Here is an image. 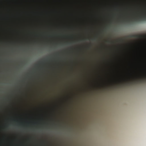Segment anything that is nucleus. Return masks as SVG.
<instances>
[{
    "mask_svg": "<svg viewBox=\"0 0 146 146\" xmlns=\"http://www.w3.org/2000/svg\"><path fill=\"white\" fill-rule=\"evenodd\" d=\"M134 20L135 21H146V14L140 16L139 18H135L134 19Z\"/></svg>",
    "mask_w": 146,
    "mask_h": 146,
    "instance_id": "f257e3e1",
    "label": "nucleus"
},
{
    "mask_svg": "<svg viewBox=\"0 0 146 146\" xmlns=\"http://www.w3.org/2000/svg\"><path fill=\"white\" fill-rule=\"evenodd\" d=\"M146 81V76L144 78H141L139 79H137L134 80L135 82H143L144 81Z\"/></svg>",
    "mask_w": 146,
    "mask_h": 146,
    "instance_id": "f03ea898",
    "label": "nucleus"
},
{
    "mask_svg": "<svg viewBox=\"0 0 146 146\" xmlns=\"http://www.w3.org/2000/svg\"><path fill=\"white\" fill-rule=\"evenodd\" d=\"M132 20H126V21L128 22H129L130 21H132Z\"/></svg>",
    "mask_w": 146,
    "mask_h": 146,
    "instance_id": "20e7f679",
    "label": "nucleus"
},
{
    "mask_svg": "<svg viewBox=\"0 0 146 146\" xmlns=\"http://www.w3.org/2000/svg\"><path fill=\"white\" fill-rule=\"evenodd\" d=\"M139 36L137 35H131L129 36V37L131 38H137Z\"/></svg>",
    "mask_w": 146,
    "mask_h": 146,
    "instance_id": "7ed1b4c3",
    "label": "nucleus"
}]
</instances>
